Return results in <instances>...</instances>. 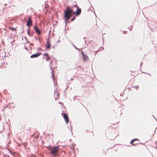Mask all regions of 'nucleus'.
Instances as JSON below:
<instances>
[{"instance_id": "0eeeda50", "label": "nucleus", "mask_w": 157, "mask_h": 157, "mask_svg": "<svg viewBox=\"0 0 157 157\" xmlns=\"http://www.w3.org/2000/svg\"><path fill=\"white\" fill-rule=\"evenodd\" d=\"M82 57L84 61H87L89 59L88 57L86 55H83Z\"/></svg>"}, {"instance_id": "412c9836", "label": "nucleus", "mask_w": 157, "mask_h": 157, "mask_svg": "<svg viewBox=\"0 0 157 157\" xmlns=\"http://www.w3.org/2000/svg\"><path fill=\"white\" fill-rule=\"evenodd\" d=\"M142 62H141V65H142Z\"/></svg>"}, {"instance_id": "4be33fe9", "label": "nucleus", "mask_w": 157, "mask_h": 157, "mask_svg": "<svg viewBox=\"0 0 157 157\" xmlns=\"http://www.w3.org/2000/svg\"><path fill=\"white\" fill-rule=\"evenodd\" d=\"M133 145H135V144H133Z\"/></svg>"}, {"instance_id": "f3484780", "label": "nucleus", "mask_w": 157, "mask_h": 157, "mask_svg": "<svg viewBox=\"0 0 157 157\" xmlns=\"http://www.w3.org/2000/svg\"><path fill=\"white\" fill-rule=\"evenodd\" d=\"M74 47L77 50H79V49H78V48H77L74 45Z\"/></svg>"}, {"instance_id": "9d476101", "label": "nucleus", "mask_w": 157, "mask_h": 157, "mask_svg": "<svg viewBox=\"0 0 157 157\" xmlns=\"http://www.w3.org/2000/svg\"><path fill=\"white\" fill-rule=\"evenodd\" d=\"M54 74L53 73V71L52 70V74H51V76L52 77L53 79V80H54Z\"/></svg>"}, {"instance_id": "dca6fc26", "label": "nucleus", "mask_w": 157, "mask_h": 157, "mask_svg": "<svg viewBox=\"0 0 157 157\" xmlns=\"http://www.w3.org/2000/svg\"><path fill=\"white\" fill-rule=\"evenodd\" d=\"M11 29H12L13 30H15V29L13 28H11Z\"/></svg>"}, {"instance_id": "4468645a", "label": "nucleus", "mask_w": 157, "mask_h": 157, "mask_svg": "<svg viewBox=\"0 0 157 157\" xmlns=\"http://www.w3.org/2000/svg\"><path fill=\"white\" fill-rule=\"evenodd\" d=\"M43 55H45L47 56H48V53H45V54H43Z\"/></svg>"}, {"instance_id": "6e6552de", "label": "nucleus", "mask_w": 157, "mask_h": 157, "mask_svg": "<svg viewBox=\"0 0 157 157\" xmlns=\"http://www.w3.org/2000/svg\"><path fill=\"white\" fill-rule=\"evenodd\" d=\"M81 12V9H79L78 10V9H76V15H78L80 14Z\"/></svg>"}, {"instance_id": "2eb2a0df", "label": "nucleus", "mask_w": 157, "mask_h": 157, "mask_svg": "<svg viewBox=\"0 0 157 157\" xmlns=\"http://www.w3.org/2000/svg\"><path fill=\"white\" fill-rule=\"evenodd\" d=\"M73 7H76L77 9H78V6L76 5H74L73 6Z\"/></svg>"}, {"instance_id": "6ab92c4d", "label": "nucleus", "mask_w": 157, "mask_h": 157, "mask_svg": "<svg viewBox=\"0 0 157 157\" xmlns=\"http://www.w3.org/2000/svg\"><path fill=\"white\" fill-rule=\"evenodd\" d=\"M28 33L29 35V30H28Z\"/></svg>"}, {"instance_id": "9b49d317", "label": "nucleus", "mask_w": 157, "mask_h": 157, "mask_svg": "<svg viewBox=\"0 0 157 157\" xmlns=\"http://www.w3.org/2000/svg\"><path fill=\"white\" fill-rule=\"evenodd\" d=\"M137 139H133L132 140L131 142H130V143L131 144L132 143H133L135 140H137Z\"/></svg>"}, {"instance_id": "f257e3e1", "label": "nucleus", "mask_w": 157, "mask_h": 157, "mask_svg": "<svg viewBox=\"0 0 157 157\" xmlns=\"http://www.w3.org/2000/svg\"><path fill=\"white\" fill-rule=\"evenodd\" d=\"M75 13L73 12V10L67 8L65 11L64 17L66 20L69 19L71 16L72 13L75 14Z\"/></svg>"}, {"instance_id": "aec40b11", "label": "nucleus", "mask_w": 157, "mask_h": 157, "mask_svg": "<svg viewBox=\"0 0 157 157\" xmlns=\"http://www.w3.org/2000/svg\"><path fill=\"white\" fill-rule=\"evenodd\" d=\"M136 88H138V86H136Z\"/></svg>"}, {"instance_id": "5701e85b", "label": "nucleus", "mask_w": 157, "mask_h": 157, "mask_svg": "<svg viewBox=\"0 0 157 157\" xmlns=\"http://www.w3.org/2000/svg\"><path fill=\"white\" fill-rule=\"evenodd\" d=\"M85 42H86V40H85Z\"/></svg>"}, {"instance_id": "1a4fd4ad", "label": "nucleus", "mask_w": 157, "mask_h": 157, "mask_svg": "<svg viewBox=\"0 0 157 157\" xmlns=\"http://www.w3.org/2000/svg\"><path fill=\"white\" fill-rule=\"evenodd\" d=\"M47 46H46V48L47 49H50V45L49 44V43L48 41L47 43Z\"/></svg>"}, {"instance_id": "7ed1b4c3", "label": "nucleus", "mask_w": 157, "mask_h": 157, "mask_svg": "<svg viewBox=\"0 0 157 157\" xmlns=\"http://www.w3.org/2000/svg\"><path fill=\"white\" fill-rule=\"evenodd\" d=\"M28 20L26 23V25L28 27H30L32 25V21L30 18V17H28Z\"/></svg>"}, {"instance_id": "f03ea898", "label": "nucleus", "mask_w": 157, "mask_h": 157, "mask_svg": "<svg viewBox=\"0 0 157 157\" xmlns=\"http://www.w3.org/2000/svg\"><path fill=\"white\" fill-rule=\"evenodd\" d=\"M50 153L54 156H56L57 155V153L59 151V147L58 146L54 147L51 148L50 150Z\"/></svg>"}, {"instance_id": "423d86ee", "label": "nucleus", "mask_w": 157, "mask_h": 157, "mask_svg": "<svg viewBox=\"0 0 157 157\" xmlns=\"http://www.w3.org/2000/svg\"><path fill=\"white\" fill-rule=\"evenodd\" d=\"M34 29L35 30L36 33L38 34H40L41 33L40 30L38 28L37 26H34Z\"/></svg>"}, {"instance_id": "39448f33", "label": "nucleus", "mask_w": 157, "mask_h": 157, "mask_svg": "<svg viewBox=\"0 0 157 157\" xmlns=\"http://www.w3.org/2000/svg\"><path fill=\"white\" fill-rule=\"evenodd\" d=\"M63 117L65 120L66 123L67 124L69 122L68 117L66 113H64L63 115Z\"/></svg>"}, {"instance_id": "a211bd4d", "label": "nucleus", "mask_w": 157, "mask_h": 157, "mask_svg": "<svg viewBox=\"0 0 157 157\" xmlns=\"http://www.w3.org/2000/svg\"><path fill=\"white\" fill-rule=\"evenodd\" d=\"M82 56H83V55H85V54H84V53H83V51H82Z\"/></svg>"}, {"instance_id": "ddd939ff", "label": "nucleus", "mask_w": 157, "mask_h": 157, "mask_svg": "<svg viewBox=\"0 0 157 157\" xmlns=\"http://www.w3.org/2000/svg\"><path fill=\"white\" fill-rule=\"evenodd\" d=\"M75 16H74L71 19V20L72 21H73L75 20Z\"/></svg>"}, {"instance_id": "20e7f679", "label": "nucleus", "mask_w": 157, "mask_h": 157, "mask_svg": "<svg viewBox=\"0 0 157 157\" xmlns=\"http://www.w3.org/2000/svg\"><path fill=\"white\" fill-rule=\"evenodd\" d=\"M41 53H35L33 54L32 55H31L30 57V58H36L38 57L40 55H41Z\"/></svg>"}, {"instance_id": "f8f14e48", "label": "nucleus", "mask_w": 157, "mask_h": 157, "mask_svg": "<svg viewBox=\"0 0 157 157\" xmlns=\"http://www.w3.org/2000/svg\"><path fill=\"white\" fill-rule=\"evenodd\" d=\"M50 59V57H49V56H46V59L47 60H49Z\"/></svg>"}]
</instances>
